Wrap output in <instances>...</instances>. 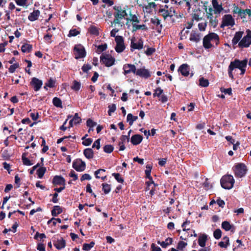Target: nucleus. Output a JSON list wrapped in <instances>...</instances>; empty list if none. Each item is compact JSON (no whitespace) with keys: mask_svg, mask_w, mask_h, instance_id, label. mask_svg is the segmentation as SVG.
Listing matches in <instances>:
<instances>
[{"mask_svg":"<svg viewBox=\"0 0 251 251\" xmlns=\"http://www.w3.org/2000/svg\"><path fill=\"white\" fill-rule=\"evenodd\" d=\"M52 103L53 105L56 107L61 108H62V101L59 98L57 97L54 98L52 100Z\"/></svg>","mask_w":251,"mask_h":251,"instance_id":"nucleus-36","label":"nucleus"},{"mask_svg":"<svg viewBox=\"0 0 251 251\" xmlns=\"http://www.w3.org/2000/svg\"><path fill=\"white\" fill-rule=\"evenodd\" d=\"M19 67V64L18 63H16L15 64H13V65H11L10 67L9 68V72L10 73H13L15 72L16 69L18 68Z\"/></svg>","mask_w":251,"mask_h":251,"instance_id":"nucleus-50","label":"nucleus"},{"mask_svg":"<svg viewBox=\"0 0 251 251\" xmlns=\"http://www.w3.org/2000/svg\"><path fill=\"white\" fill-rule=\"evenodd\" d=\"M46 171V169L45 167H41L39 168L37 171V174L39 178L43 177Z\"/></svg>","mask_w":251,"mask_h":251,"instance_id":"nucleus-41","label":"nucleus"},{"mask_svg":"<svg viewBox=\"0 0 251 251\" xmlns=\"http://www.w3.org/2000/svg\"><path fill=\"white\" fill-rule=\"evenodd\" d=\"M149 178H150V180L147 182V190H150V188H151V187H155V186H156L157 185L154 182V181L152 180V179L151 177Z\"/></svg>","mask_w":251,"mask_h":251,"instance_id":"nucleus-47","label":"nucleus"},{"mask_svg":"<svg viewBox=\"0 0 251 251\" xmlns=\"http://www.w3.org/2000/svg\"><path fill=\"white\" fill-rule=\"evenodd\" d=\"M94 246V243L91 242L90 244H84L83 246V249L85 251H88Z\"/></svg>","mask_w":251,"mask_h":251,"instance_id":"nucleus-49","label":"nucleus"},{"mask_svg":"<svg viewBox=\"0 0 251 251\" xmlns=\"http://www.w3.org/2000/svg\"><path fill=\"white\" fill-rule=\"evenodd\" d=\"M235 25V20L230 14H226L223 16L222 22L220 27L224 28L225 26H233Z\"/></svg>","mask_w":251,"mask_h":251,"instance_id":"nucleus-9","label":"nucleus"},{"mask_svg":"<svg viewBox=\"0 0 251 251\" xmlns=\"http://www.w3.org/2000/svg\"><path fill=\"white\" fill-rule=\"evenodd\" d=\"M30 83L35 91H39L43 85L42 81L35 77L32 78Z\"/></svg>","mask_w":251,"mask_h":251,"instance_id":"nucleus-14","label":"nucleus"},{"mask_svg":"<svg viewBox=\"0 0 251 251\" xmlns=\"http://www.w3.org/2000/svg\"><path fill=\"white\" fill-rule=\"evenodd\" d=\"M155 50L152 48H148L146 51L145 53L148 56L151 55L154 52H155Z\"/></svg>","mask_w":251,"mask_h":251,"instance_id":"nucleus-61","label":"nucleus"},{"mask_svg":"<svg viewBox=\"0 0 251 251\" xmlns=\"http://www.w3.org/2000/svg\"><path fill=\"white\" fill-rule=\"evenodd\" d=\"M187 245V243L183 241H179L178 243L177 249L180 251H182Z\"/></svg>","mask_w":251,"mask_h":251,"instance_id":"nucleus-52","label":"nucleus"},{"mask_svg":"<svg viewBox=\"0 0 251 251\" xmlns=\"http://www.w3.org/2000/svg\"><path fill=\"white\" fill-rule=\"evenodd\" d=\"M114 148L111 145H105L103 148L104 151L106 153H111L113 151Z\"/></svg>","mask_w":251,"mask_h":251,"instance_id":"nucleus-48","label":"nucleus"},{"mask_svg":"<svg viewBox=\"0 0 251 251\" xmlns=\"http://www.w3.org/2000/svg\"><path fill=\"white\" fill-rule=\"evenodd\" d=\"M212 4L214 9L215 14L220 13L223 10L222 5L219 4L217 0H212Z\"/></svg>","mask_w":251,"mask_h":251,"instance_id":"nucleus-20","label":"nucleus"},{"mask_svg":"<svg viewBox=\"0 0 251 251\" xmlns=\"http://www.w3.org/2000/svg\"><path fill=\"white\" fill-rule=\"evenodd\" d=\"M91 179V176L90 175L88 174H85L82 176L80 178V180L83 181L85 180H90Z\"/></svg>","mask_w":251,"mask_h":251,"instance_id":"nucleus-62","label":"nucleus"},{"mask_svg":"<svg viewBox=\"0 0 251 251\" xmlns=\"http://www.w3.org/2000/svg\"><path fill=\"white\" fill-rule=\"evenodd\" d=\"M129 16L130 17L129 18H126L127 22H132V24H133V23H139L140 22V20L136 15L130 14Z\"/></svg>","mask_w":251,"mask_h":251,"instance_id":"nucleus-35","label":"nucleus"},{"mask_svg":"<svg viewBox=\"0 0 251 251\" xmlns=\"http://www.w3.org/2000/svg\"><path fill=\"white\" fill-rule=\"evenodd\" d=\"M233 14L234 15L237 14L238 16L241 19L246 18V15H248L249 17H251V9H242L241 8L239 7L235 3L233 4Z\"/></svg>","mask_w":251,"mask_h":251,"instance_id":"nucleus-4","label":"nucleus"},{"mask_svg":"<svg viewBox=\"0 0 251 251\" xmlns=\"http://www.w3.org/2000/svg\"><path fill=\"white\" fill-rule=\"evenodd\" d=\"M100 61L106 67H109L114 64L115 59L109 54H102L100 57Z\"/></svg>","mask_w":251,"mask_h":251,"instance_id":"nucleus-7","label":"nucleus"},{"mask_svg":"<svg viewBox=\"0 0 251 251\" xmlns=\"http://www.w3.org/2000/svg\"><path fill=\"white\" fill-rule=\"evenodd\" d=\"M151 22L156 25H158L160 24V21L159 20L158 18H156V17H154L153 18H151Z\"/></svg>","mask_w":251,"mask_h":251,"instance_id":"nucleus-59","label":"nucleus"},{"mask_svg":"<svg viewBox=\"0 0 251 251\" xmlns=\"http://www.w3.org/2000/svg\"><path fill=\"white\" fill-rule=\"evenodd\" d=\"M100 139H97L95 142L93 143L92 147L93 148H96L97 149L99 150L100 148Z\"/></svg>","mask_w":251,"mask_h":251,"instance_id":"nucleus-63","label":"nucleus"},{"mask_svg":"<svg viewBox=\"0 0 251 251\" xmlns=\"http://www.w3.org/2000/svg\"><path fill=\"white\" fill-rule=\"evenodd\" d=\"M143 140V137L139 134L133 135L131 138V142L134 145L139 144Z\"/></svg>","mask_w":251,"mask_h":251,"instance_id":"nucleus-21","label":"nucleus"},{"mask_svg":"<svg viewBox=\"0 0 251 251\" xmlns=\"http://www.w3.org/2000/svg\"><path fill=\"white\" fill-rule=\"evenodd\" d=\"M40 15V11L39 10H34L33 11L30 13L28 15V19L30 21L33 22L38 20Z\"/></svg>","mask_w":251,"mask_h":251,"instance_id":"nucleus-18","label":"nucleus"},{"mask_svg":"<svg viewBox=\"0 0 251 251\" xmlns=\"http://www.w3.org/2000/svg\"><path fill=\"white\" fill-rule=\"evenodd\" d=\"M214 237L216 239H219L221 237L222 231L220 229L215 230L213 233Z\"/></svg>","mask_w":251,"mask_h":251,"instance_id":"nucleus-53","label":"nucleus"},{"mask_svg":"<svg viewBox=\"0 0 251 251\" xmlns=\"http://www.w3.org/2000/svg\"><path fill=\"white\" fill-rule=\"evenodd\" d=\"M201 39V33L193 31L190 34L189 40L197 43L200 41Z\"/></svg>","mask_w":251,"mask_h":251,"instance_id":"nucleus-19","label":"nucleus"},{"mask_svg":"<svg viewBox=\"0 0 251 251\" xmlns=\"http://www.w3.org/2000/svg\"><path fill=\"white\" fill-rule=\"evenodd\" d=\"M52 183L54 185H65V179L61 176H55L52 180Z\"/></svg>","mask_w":251,"mask_h":251,"instance_id":"nucleus-17","label":"nucleus"},{"mask_svg":"<svg viewBox=\"0 0 251 251\" xmlns=\"http://www.w3.org/2000/svg\"><path fill=\"white\" fill-rule=\"evenodd\" d=\"M75 53V58L78 59L79 58H84L86 55V52L84 47L81 44L76 45L74 49Z\"/></svg>","mask_w":251,"mask_h":251,"instance_id":"nucleus-10","label":"nucleus"},{"mask_svg":"<svg viewBox=\"0 0 251 251\" xmlns=\"http://www.w3.org/2000/svg\"><path fill=\"white\" fill-rule=\"evenodd\" d=\"M171 10L170 11L165 8H160L158 10V13H161V15L165 20L168 17H172L173 15L171 14Z\"/></svg>","mask_w":251,"mask_h":251,"instance_id":"nucleus-27","label":"nucleus"},{"mask_svg":"<svg viewBox=\"0 0 251 251\" xmlns=\"http://www.w3.org/2000/svg\"><path fill=\"white\" fill-rule=\"evenodd\" d=\"M102 190L104 192L105 194H107L109 193L111 190L110 185L107 183H103L102 184Z\"/></svg>","mask_w":251,"mask_h":251,"instance_id":"nucleus-43","label":"nucleus"},{"mask_svg":"<svg viewBox=\"0 0 251 251\" xmlns=\"http://www.w3.org/2000/svg\"><path fill=\"white\" fill-rule=\"evenodd\" d=\"M85 156L88 159H91L94 156V152L92 149L88 148L85 149L83 151Z\"/></svg>","mask_w":251,"mask_h":251,"instance_id":"nucleus-30","label":"nucleus"},{"mask_svg":"<svg viewBox=\"0 0 251 251\" xmlns=\"http://www.w3.org/2000/svg\"><path fill=\"white\" fill-rule=\"evenodd\" d=\"M62 212L61 207L58 205L54 206L51 211V214L53 216H57Z\"/></svg>","mask_w":251,"mask_h":251,"instance_id":"nucleus-33","label":"nucleus"},{"mask_svg":"<svg viewBox=\"0 0 251 251\" xmlns=\"http://www.w3.org/2000/svg\"><path fill=\"white\" fill-rule=\"evenodd\" d=\"M32 50L31 45L25 43L22 45L21 50L23 52H30Z\"/></svg>","mask_w":251,"mask_h":251,"instance_id":"nucleus-31","label":"nucleus"},{"mask_svg":"<svg viewBox=\"0 0 251 251\" xmlns=\"http://www.w3.org/2000/svg\"><path fill=\"white\" fill-rule=\"evenodd\" d=\"M199 85L201 87H206L209 85V81L204 77H201L199 79Z\"/></svg>","mask_w":251,"mask_h":251,"instance_id":"nucleus-38","label":"nucleus"},{"mask_svg":"<svg viewBox=\"0 0 251 251\" xmlns=\"http://www.w3.org/2000/svg\"><path fill=\"white\" fill-rule=\"evenodd\" d=\"M81 119L78 116V114L75 113L73 118L70 121L69 124L70 126L72 127L74 125L79 124L81 122Z\"/></svg>","mask_w":251,"mask_h":251,"instance_id":"nucleus-24","label":"nucleus"},{"mask_svg":"<svg viewBox=\"0 0 251 251\" xmlns=\"http://www.w3.org/2000/svg\"><path fill=\"white\" fill-rule=\"evenodd\" d=\"M234 179L231 175H227L223 176L221 179L222 187L226 189H231L234 183Z\"/></svg>","mask_w":251,"mask_h":251,"instance_id":"nucleus-3","label":"nucleus"},{"mask_svg":"<svg viewBox=\"0 0 251 251\" xmlns=\"http://www.w3.org/2000/svg\"><path fill=\"white\" fill-rule=\"evenodd\" d=\"M173 239L171 238H167L165 241L160 242L158 241V244H160L162 248H166L168 245L172 244Z\"/></svg>","mask_w":251,"mask_h":251,"instance_id":"nucleus-32","label":"nucleus"},{"mask_svg":"<svg viewBox=\"0 0 251 251\" xmlns=\"http://www.w3.org/2000/svg\"><path fill=\"white\" fill-rule=\"evenodd\" d=\"M55 80L50 78L48 81L46 83V86L50 88H53L55 87Z\"/></svg>","mask_w":251,"mask_h":251,"instance_id":"nucleus-42","label":"nucleus"},{"mask_svg":"<svg viewBox=\"0 0 251 251\" xmlns=\"http://www.w3.org/2000/svg\"><path fill=\"white\" fill-rule=\"evenodd\" d=\"M163 92V90L160 87H158L155 90V93L153 94V96L154 98L155 97H159L161 96Z\"/></svg>","mask_w":251,"mask_h":251,"instance_id":"nucleus-51","label":"nucleus"},{"mask_svg":"<svg viewBox=\"0 0 251 251\" xmlns=\"http://www.w3.org/2000/svg\"><path fill=\"white\" fill-rule=\"evenodd\" d=\"M113 9L116 11V12L113 14L115 18L113 21V23L115 24H120V20L124 18L120 10L121 9V6H114L113 7Z\"/></svg>","mask_w":251,"mask_h":251,"instance_id":"nucleus-12","label":"nucleus"},{"mask_svg":"<svg viewBox=\"0 0 251 251\" xmlns=\"http://www.w3.org/2000/svg\"><path fill=\"white\" fill-rule=\"evenodd\" d=\"M125 68L126 69H128V68H130L131 73L132 72L136 75L137 70L136 66L134 65L131 64H125Z\"/></svg>","mask_w":251,"mask_h":251,"instance_id":"nucleus-40","label":"nucleus"},{"mask_svg":"<svg viewBox=\"0 0 251 251\" xmlns=\"http://www.w3.org/2000/svg\"><path fill=\"white\" fill-rule=\"evenodd\" d=\"M85 163L81 159H77L73 162V167L78 172H82L85 169Z\"/></svg>","mask_w":251,"mask_h":251,"instance_id":"nucleus-13","label":"nucleus"},{"mask_svg":"<svg viewBox=\"0 0 251 251\" xmlns=\"http://www.w3.org/2000/svg\"><path fill=\"white\" fill-rule=\"evenodd\" d=\"M149 178H150V180L147 182V190H150V188H151V187H155V186H156L157 185L154 182V181L152 180V179L151 177Z\"/></svg>","mask_w":251,"mask_h":251,"instance_id":"nucleus-46","label":"nucleus"},{"mask_svg":"<svg viewBox=\"0 0 251 251\" xmlns=\"http://www.w3.org/2000/svg\"><path fill=\"white\" fill-rule=\"evenodd\" d=\"M136 38L133 37L131 39L130 50L133 51L135 50H141L143 48V41L142 39H140L138 43H135Z\"/></svg>","mask_w":251,"mask_h":251,"instance_id":"nucleus-11","label":"nucleus"},{"mask_svg":"<svg viewBox=\"0 0 251 251\" xmlns=\"http://www.w3.org/2000/svg\"><path fill=\"white\" fill-rule=\"evenodd\" d=\"M138 29L147 30V27L145 25H138L136 24H132V32H135Z\"/></svg>","mask_w":251,"mask_h":251,"instance_id":"nucleus-34","label":"nucleus"},{"mask_svg":"<svg viewBox=\"0 0 251 251\" xmlns=\"http://www.w3.org/2000/svg\"><path fill=\"white\" fill-rule=\"evenodd\" d=\"M207 241V236L205 234L200 235L198 239L199 245L202 248H204L206 245Z\"/></svg>","mask_w":251,"mask_h":251,"instance_id":"nucleus-25","label":"nucleus"},{"mask_svg":"<svg viewBox=\"0 0 251 251\" xmlns=\"http://www.w3.org/2000/svg\"><path fill=\"white\" fill-rule=\"evenodd\" d=\"M80 83L75 80L73 81V85L71 86V88L75 91H77L80 89Z\"/></svg>","mask_w":251,"mask_h":251,"instance_id":"nucleus-39","label":"nucleus"},{"mask_svg":"<svg viewBox=\"0 0 251 251\" xmlns=\"http://www.w3.org/2000/svg\"><path fill=\"white\" fill-rule=\"evenodd\" d=\"M112 176H114L116 180L120 183H123L124 182V179L121 176V175L118 173H113L112 174Z\"/></svg>","mask_w":251,"mask_h":251,"instance_id":"nucleus-55","label":"nucleus"},{"mask_svg":"<svg viewBox=\"0 0 251 251\" xmlns=\"http://www.w3.org/2000/svg\"><path fill=\"white\" fill-rule=\"evenodd\" d=\"M23 162L24 165L30 166L32 165V163L31 162L29 159L26 157H23Z\"/></svg>","mask_w":251,"mask_h":251,"instance_id":"nucleus-64","label":"nucleus"},{"mask_svg":"<svg viewBox=\"0 0 251 251\" xmlns=\"http://www.w3.org/2000/svg\"><path fill=\"white\" fill-rule=\"evenodd\" d=\"M115 40L116 43V46L115 48V50L118 53L123 52L126 49L123 37L117 35L115 37Z\"/></svg>","mask_w":251,"mask_h":251,"instance_id":"nucleus-8","label":"nucleus"},{"mask_svg":"<svg viewBox=\"0 0 251 251\" xmlns=\"http://www.w3.org/2000/svg\"><path fill=\"white\" fill-rule=\"evenodd\" d=\"M229 244V239L227 236L223 237V241L219 243V246L221 248H226Z\"/></svg>","mask_w":251,"mask_h":251,"instance_id":"nucleus-29","label":"nucleus"},{"mask_svg":"<svg viewBox=\"0 0 251 251\" xmlns=\"http://www.w3.org/2000/svg\"><path fill=\"white\" fill-rule=\"evenodd\" d=\"M247 63L248 60L246 59L242 61H240L237 59H235L233 61H231L228 68V74L229 77L233 80L234 76L232 73V71L236 68L240 69L243 68H246Z\"/></svg>","mask_w":251,"mask_h":251,"instance_id":"nucleus-2","label":"nucleus"},{"mask_svg":"<svg viewBox=\"0 0 251 251\" xmlns=\"http://www.w3.org/2000/svg\"><path fill=\"white\" fill-rule=\"evenodd\" d=\"M51 222L52 223L54 226H55L57 222L59 223H61V220L59 218H52L50 220L48 221V224H49Z\"/></svg>","mask_w":251,"mask_h":251,"instance_id":"nucleus-57","label":"nucleus"},{"mask_svg":"<svg viewBox=\"0 0 251 251\" xmlns=\"http://www.w3.org/2000/svg\"><path fill=\"white\" fill-rule=\"evenodd\" d=\"M211 41L215 42L216 46L219 44L220 39L217 33L210 32L204 37L203 39V46L205 49H209L213 46L211 43Z\"/></svg>","mask_w":251,"mask_h":251,"instance_id":"nucleus-1","label":"nucleus"},{"mask_svg":"<svg viewBox=\"0 0 251 251\" xmlns=\"http://www.w3.org/2000/svg\"><path fill=\"white\" fill-rule=\"evenodd\" d=\"M136 75L145 78H148L151 76L149 71L145 68L137 69Z\"/></svg>","mask_w":251,"mask_h":251,"instance_id":"nucleus-15","label":"nucleus"},{"mask_svg":"<svg viewBox=\"0 0 251 251\" xmlns=\"http://www.w3.org/2000/svg\"><path fill=\"white\" fill-rule=\"evenodd\" d=\"M99 29H100L98 27L92 25L88 28V31L91 34L98 36L100 34Z\"/></svg>","mask_w":251,"mask_h":251,"instance_id":"nucleus-26","label":"nucleus"},{"mask_svg":"<svg viewBox=\"0 0 251 251\" xmlns=\"http://www.w3.org/2000/svg\"><path fill=\"white\" fill-rule=\"evenodd\" d=\"M107 47L106 44H101L100 45H99L97 47V52L98 53H100V52L104 51L106 50Z\"/></svg>","mask_w":251,"mask_h":251,"instance_id":"nucleus-44","label":"nucleus"},{"mask_svg":"<svg viewBox=\"0 0 251 251\" xmlns=\"http://www.w3.org/2000/svg\"><path fill=\"white\" fill-rule=\"evenodd\" d=\"M93 142V140L91 138H88L85 139L83 142L82 144L85 146H89Z\"/></svg>","mask_w":251,"mask_h":251,"instance_id":"nucleus-60","label":"nucleus"},{"mask_svg":"<svg viewBox=\"0 0 251 251\" xmlns=\"http://www.w3.org/2000/svg\"><path fill=\"white\" fill-rule=\"evenodd\" d=\"M80 33V31L77 30L76 29H71L69 33L68 36L69 37L75 36Z\"/></svg>","mask_w":251,"mask_h":251,"instance_id":"nucleus-45","label":"nucleus"},{"mask_svg":"<svg viewBox=\"0 0 251 251\" xmlns=\"http://www.w3.org/2000/svg\"><path fill=\"white\" fill-rule=\"evenodd\" d=\"M97 125V123L94 122L91 119H88L87 121V126L89 127H93Z\"/></svg>","mask_w":251,"mask_h":251,"instance_id":"nucleus-58","label":"nucleus"},{"mask_svg":"<svg viewBox=\"0 0 251 251\" xmlns=\"http://www.w3.org/2000/svg\"><path fill=\"white\" fill-rule=\"evenodd\" d=\"M247 35L239 42L238 46L241 48H248L251 45V30H246Z\"/></svg>","mask_w":251,"mask_h":251,"instance_id":"nucleus-6","label":"nucleus"},{"mask_svg":"<svg viewBox=\"0 0 251 251\" xmlns=\"http://www.w3.org/2000/svg\"><path fill=\"white\" fill-rule=\"evenodd\" d=\"M207 26V22L206 21L204 22L200 23L198 24V27L200 31H204Z\"/></svg>","mask_w":251,"mask_h":251,"instance_id":"nucleus-54","label":"nucleus"},{"mask_svg":"<svg viewBox=\"0 0 251 251\" xmlns=\"http://www.w3.org/2000/svg\"><path fill=\"white\" fill-rule=\"evenodd\" d=\"M234 172L236 177H242L247 173V167L243 163H238L234 167Z\"/></svg>","mask_w":251,"mask_h":251,"instance_id":"nucleus-5","label":"nucleus"},{"mask_svg":"<svg viewBox=\"0 0 251 251\" xmlns=\"http://www.w3.org/2000/svg\"><path fill=\"white\" fill-rule=\"evenodd\" d=\"M91 69H92V66L89 64H84L81 68L82 71L84 73H87L88 71L91 70Z\"/></svg>","mask_w":251,"mask_h":251,"instance_id":"nucleus-56","label":"nucleus"},{"mask_svg":"<svg viewBox=\"0 0 251 251\" xmlns=\"http://www.w3.org/2000/svg\"><path fill=\"white\" fill-rule=\"evenodd\" d=\"M178 72H179L182 75L188 76L190 74L189 66L187 64H182L179 66Z\"/></svg>","mask_w":251,"mask_h":251,"instance_id":"nucleus-16","label":"nucleus"},{"mask_svg":"<svg viewBox=\"0 0 251 251\" xmlns=\"http://www.w3.org/2000/svg\"><path fill=\"white\" fill-rule=\"evenodd\" d=\"M54 245L58 250H61L65 248L66 242L62 238H60L54 243Z\"/></svg>","mask_w":251,"mask_h":251,"instance_id":"nucleus-22","label":"nucleus"},{"mask_svg":"<svg viewBox=\"0 0 251 251\" xmlns=\"http://www.w3.org/2000/svg\"><path fill=\"white\" fill-rule=\"evenodd\" d=\"M222 227L226 231H229L231 230V231H233V229H234V226L232 225H230V223L227 221H224L222 223Z\"/></svg>","mask_w":251,"mask_h":251,"instance_id":"nucleus-28","label":"nucleus"},{"mask_svg":"<svg viewBox=\"0 0 251 251\" xmlns=\"http://www.w3.org/2000/svg\"><path fill=\"white\" fill-rule=\"evenodd\" d=\"M243 34V31L236 32L232 40V43L233 45H236L239 42Z\"/></svg>","mask_w":251,"mask_h":251,"instance_id":"nucleus-23","label":"nucleus"},{"mask_svg":"<svg viewBox=\"0 0 251 251\" xmlns=\"http://www.w3.org/2000/svg\"><path fill=\"white\" fill-rule=\"evenodd\" d=\"M138 117L136 116H133L131 114H128L127 116V122L131 126L133 122L137 119Z\"/></svg>","mask_w":251,"mask_h":251,"instance_id":"nucleus-37","label":"nucleus"}]
</instances>
